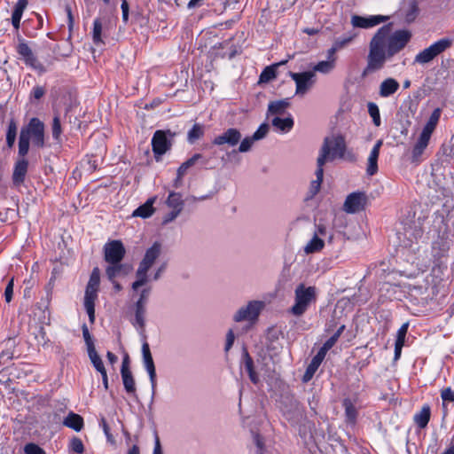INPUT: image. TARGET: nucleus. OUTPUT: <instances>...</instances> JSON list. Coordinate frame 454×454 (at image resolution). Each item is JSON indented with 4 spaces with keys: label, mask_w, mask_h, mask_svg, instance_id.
<instances>
[{
    "label": "nucleus",
    "mask_w": 454,
    "mask_h": 454,
    "mask_svg": "<svg viewBox=\"0 0 454 454\" xmlns=\"http://www.w3.org/2000/svg\"><path fill=\"white\" fill-rule=\"evenodd\" d=\"M411 38L407 29L393 31L391 25L380 27L369 43L366 66L363 75L373 74L384 68L386 63L399 53Z\"/></svg>",
    "instance_id": "f257e3e1"
},
{
    "label": "nucleus",
    "mask_w": 454,
    "mask_h": 454,
    "mask_svg": "<svg viewBox=\"0 0 454 454\" xmlns=\"http://www.w3.org/2000/svg\"><path fill=\"white\" fill-rule=\"evenodd\" d=\"M346 147L345 138L341 135L325 137L317 160L318 163L325 165L328 160L342 159L345 155Z\"/></svg>",
    "instance_id": "f03ea898"
},
{
    "label": "nucleus",
    "mask_w": 454,
    "mask_h": 454,
    "mask_svg": "<svg viewBox=\"0 0 454 454\" xmlns=\"http://www.w3.org/2000/svg\"><path fill=\"white\" fill-rule=\"evenodd\" d=\"M317 289L315 286H306L300 284L294 290V304L289 309V313L295 316H302L309 305L316 301Z\"/></svg>",
    "instance_id": "7ed1b4c3"
},
{
    "label": "nucleus",
    "mask_w": 454,
    "mask_h": 454,
    "mask_svg": "<svg viewBox=\"0 0 454 454\" xmlns=\"http://www.w3.org/2000/svg\"><path fill=\"white\" fill-rule=\"evenodd\" d=\"M453 42V38L450 37L440 38L427 48L419 51L414 58V63L425 65L431 62L440 54L451 48Z\"/></svg>",
    "instance_id": "20e7f679"
},
{
    "label": "nucleus",
    "mask_w": 454,
    "mask_h": 454,
    "mask_svg": "<svg viewBox=\"0 0 454 454\" xmlns=\"http://www.w3.org/2000/svg\"><path fill=\"white\" fill-rule=\"evenodd\" d=\"M34 146L43 148L45 145V126L42 121L34 117L20 130Z\"/></svg>",
    "instance_id": "39448f33"
},
{
    "label": "nucleus",
    "mask_w": 454,
    "mask_h": 454,
    "mask_svg": "<svg viewBox=\"0 0 454 454\" xmlns=\"http://www.w3.org/2000/svg\"><path fill=\"white\" fill-rule=\"evenodd\" d=\"M150 294V287L144 288L133 305L134 317L130 320V323L137 330H144L145 326L146 309Z\"/></svg>",
    "instance_id": "423d86ee"
},
{
    "label": "nucleus",
    "mask_w": 454,
    "mask_h": 454,
    "mask_svg": "<svg viewBox=\"0 0 454 454\" xmlns=\"http://www.w3.org/2000/svg\"><path fill=\"white\" fill-rule=\"evenodd\" d=\"M265 304L261 301H251L246 306L240 307L233 316V321L248 322L250 325L254 324Z\"/></svg>",
    "instance_id": "0eeeda50"
},
{
    "label": "nucleus",
    "mask_w": 454,
    "mask_h": 454,
    "mask_svg": "<svg viewBox=\"0 0 454 454\" xmlns=\"http://www.w3.org/2000/svg\"><path fill=\"white\" fill-rule=\"evenodd\" d=\"M289 76L295 82V94L298 96H304L316 82V74L312 71L290 72Z\"/></svg>",
    "instance_id": "6e6552de"
},
{
    "label": "nucleus",
    "mask_w": 454,
    "mask_h": 454,
    "mask_svg": "<svg viewBox=\"0 0 454 454\" xmlns=\"http://www.w3.org/2000/svg\"><path fill=\"white\" fill-rule=\"evenodd\" d=\"M104 260L107 264L121 262L126 254V249L121 240L106 242L103 247Z\"/></svg>",
    "instance_id": "1a4fd4ad"
},
{
    "label": "nucleus",
    "mask_w": 454,
    "mask_h": 454,
    "mask_svg": "<svg viewBox=\"0 0 454 454\" xmlns=\"http://www.w3.org/2000/svg\"><path fill=\"white\" fill-rule=\"evenodd\" d=\"M168 135L171 136L169 130H157L153 136L152 148L157 160H159V157L166 153L171 147V142Z\"/></svg>",
    "instance_id": "9d476101"
},
{
    "label": "nucleus",
    "mask_w": 454,
    "mask_h": 454,
    "mask_svg": "<svg viewBox=\"0 0 454 454\" xmlns=\"http://www.w3.org/2000/svg\"><path fill=\"white\" fill-rule=\"evenodd\" d=\"M242 137L241 132L236 128H229L222 134L215 137L212 143L215 145L222 146L227 145L230 147H234L240 142Z\"/></svg>",
    "instance_id": "9b49d317"
},
{
    "label": "nucleus",
    "mask_w": 454,
    "mask_h": 454,
    "mask_svg": "<svg viewBox=\"0 0 454 454\" xmlns=\"http://www.w3.org/2000/svg\"><path fill=\"white\" fill-rule=\"evenodd\" d=\"M17 51L27 66H30L32 68L38 70L41 73L45 71L43 64L37 60L27 43H20L17 47Z\"/></svg>",
    "instance_id": "f8f14e48"
},
{
    "label": "nucleus",
    "mask_w": 454,
    "mask_h": 454,
    "mask_svg": "<svg viewBox=\"0 0 454 454\" xmlns=\"http://www.w3.org/2000/svg\"><path fill=\"white\" fill-rule=\"evenodd\" d=\"M388 17L382 15H372L368 17L353 15L351 17V24L354 27L371 28L386 21Z\"/></svg>",
    "instance_id": "ddd939ff"
},
{
    "label": "nucleus",
    "mask_w": 454,
    "mask_h": 454,
    "mask_svg": "<svg viewBox=\"0 0 454 454\" xmlns=\"http://www.w3.org/2000/svg\"><path fill=\"white\" fill-rule=\"evenodd\" d=\"M366 202V197L361 192H353L349 194L343 205V209L349 214H354L362 210Z\"/></svg>",
    "instance_id": "4468645a"
},
{
    "label": "nucleus",
    "mask_w": 454,
    "mask_h": 454,
    "mask_svg": "<svg viewBox=\"0 0 454 454\" xmlns=\"http://www.w3.org/2000/svg\"><path fill=\"white\" fill-rule=\"evenodd\" d=\"M142 356L144 366L148 372L153 390L156 387V371L153 359L150 351L149 344L145 342L142 345Z\"/></svg>",
    "instance_id": "2eb2a0df"
},
{
    "label": "nucleus",
    "mask_w": 454,
    "mask_h": 454,
    "mask_svg": "<svg viewBox=\"0 0 454 454\" xmlns=\"http://www.w3.org/2000/svg\"><path fill=\"white\" fill-rule=\"evenodd\" d=\"M132 270V266L129 263L113 262L107 264L106 268V274L110 281H114L116 278L125 277Z\"/></svg>",
    "instance_id": "dca6fc26"
},
{
    "label": "nucleus",
    "mask_w": 454,
    "mask_h": 454,
    "mask_svg": "<svg viewBox=\"0 0 454 454\" xmlns=\"http://www.w3.org/2000/svg\"><path fill=\"white\" fill-rule=\"evenodd\" d=\"M121 374L126 392L129 395H136V383L132 372L129 370V358L126 357L122 361Z\"/></svg>",
    "instance_id": "f3484780"
},
{
    "label": "nucleus",
    "mask_w": 454,
    "mask_h": 454,
    "mask_svg": "<svg viewBox=\"0 0 454 454\" xmlns=\"http://www.w3.org/2000/svg\"><path fill=\"white\" fill-rule=\"evenodd\" d=\"M28 169V160L27 159H18L14 164L12 172V182L14 185L23 184Z\"/></svg>",
    "instance_id": "a211bd4d"
},
{
    "label": "nucleus",
    "mask_w": 454,
    "mask_h": 454,
    "mask_svg": "<svg viewBox=\"0 0 454 454\" xmlns=\"http://www.w3.org/2000/svg\"><path fill=\"white\" fill-rule=\"evenodd\" d=\"M431 136L432 135H430L428 133L421 131V133L418 138V141L416 142V144L412 149V155H411L412 162L418 163L420 161V157L423 154L426 148L427 147L429 140L431 138Z\"/></svg>",
    "instance_id": "6ab92c4d"
},
{
    "label": "nucleus",
    "mask_w": 454,
    "mask_h": 454,
    "mask_svg": "<svg viewBox=\"0 0 454 454\" xmlns=\"http://www.w3.org/2000/svg\"><path fill=\"white\" fill-rule=\"evenodd\" d=\"M383 145L382 140H378L373 145L367 160L366 172L369 176H373L378 171V159L380 148Z\"/></svg>",
    "instance_id": "aec40b11"
},
{
    "label": "nucleus",
    "mask_w": 454,
    "mask_h": 454,
    "mask_svg": "<svg viewBox=\"0 0 454 454\" xmlns=\"http://www.w3.org/2000/svg\"><path fill=\"white\" fill-rule=\"evenodd\" d=\"M161 253V245L159 242L153 243V245L149 247L139 263L140 266L150 269L153 264L155 262L156 259L160 256Z\"/></svg>",
    "instance_id": "412c9836"
},
{
    "label": "nucleus",
    "mask_w": 454,
    "mask_h": 454,
    "mask_svg": "<svg viewBox=\"0 0 454 454\" xmlns=\"http://www.w3.org/2000/svg\"><path fill=\"white\" fill-rule=\"evenodd\" d=\"M97 290L86 288L84 295V308L91 323L95 320V301L98 298Z\"/></svg>",
    "instance_id": "4be33fe9"
},
{
    "label": "nucleus",
    "mask_w": 454,
    "mask_h": 454,
    "mask_svg": "<svg viewBox=\"0 0 454 454\" xmlns=\"http://www.w3.org/2000/svg\"><path fill=\"white\" fill-rule=\"evenodd\" d=\"M400 84L394 78H387L381 82L379 88V94L381 98H388L399 90Z\"/></svg>",
    "instance_id": "5701e85b"
},
{
    "label": "nucleus",
    "mask_w": 454,
    "mask_h": 454,
    "mask_svg": "<svg viewBox=\"0 0 454 454\" xmlns=\"http://www.w3.org/2000/svg\"><path fill=\"white\" fill-rule=\"evenodd\" d=\"M271 124L276 131L287 133L293 129L294 121L293 117L289 114L286 118H281L279 116L273 117Z\"/></svg>",
    "instance_id": "b1692460"
},
{
    "label": "nucleus",
    "mask_w": 454,
    "mask_h": 454,
    "mask_svg": "<svg viewBox=\"0 0 454 454\" xmlns=\"http://www.w3.org/2000/svg\"><path fill=\"white\" fill-rule=\"evenodd\" d=\"M325 357V355L323 352L318 350V352L312 358L310 364L308 365V367L306 369V372H305V373L303 375V381L304 382H307V381H309V380H310L312 379L313 375L315 374V372L318 369L319 365L321 364V363L323 362Z\"/></svg>",
    "instance_id": "393cba45"
},
{
    "label": "nucleus",
    "mask_w": 454,
    "mask_h": 454,
    "mask_svg": "<svg viewBox=\"0 0 454 454\" xmlns=\"http://www.w3.org/2000/svg\"><path fill=\"white\" fill-rule=\"evenodd\" d=\"M289 105H290V103H289L288 98L270 102L268 106V113H267L268 118L270 115H274V117L275 116L280 117L281 115L285 114Z\"/></svg>",
    "instance_id": "a878e982"
},
{
    "label": "nucleus",
    "mask_w": 454,
    "mask_h": 454,
    "mask_svg": "<svg viewBox=\"0 0 454 454\" xmlns=\"http://www.w3.org/2000/svg\"><path fill=\"white\" fill-rule=\"evenodd\" d=\"M28 4V0H18L12 14V24L13 27L18 30L20 26V20L22 18L23 12Z\"/></svg>",
    "instance_id": "bb28decb"
},
{
    "label": "nucleus",
    "mask_w": 454,
    "mask_h": 454,
    "mask_svg": "<svg viewBox=\"0 0 454 454\" xmlns=\"http://www.w3.org/2000/svg\"><path fill=\"white\" fill-rule=\"evenodd\" d=\"M155 198L148 199L145 203L138 207L132 213V216L141 217V218H148L154 213L153 204L155 202Z\"/></svg>",
    "instance_id": "cd10ccee"
},
{
    "label": "nucleus",
    "mask_w": 454,
    "mask_h": 454,
    "mask_svg": "<svg viewBox=\"0 0 454 454\" xmlns=\"http://www.w3.org/2000/svg\"><path fill=\"white\" fill-rule=\"evenodd\" d=\"M166 205L170 209L182 212L184 207V201L182 194L180 192H170L167 198Z\"/></svg>",
    "instance_id": "c85d7f7f"
},
{
    "label": "nucleus",
    "mask_w": 454,
    "mask_h": 454,
    "mask_svg": "<svg viewBox=\"0 0 454 454\" xmlns=\"http://www.w3.org/2000/svg\"><path fill=\"white\" fill-rule=\"evenodd\" d=\"M63 425L79 432L83 427V419L74 412H70L63 420Z\"/></svg>",
    "instance_id": "c756f323"
},
{
    "label": "nucleus",
    "mask_w": 454,
    "mask_h": 454,
    "mask_svg": "<svg viewBox=\"0 0 454 454\" xmlns=\"http://www.w3.org/2000/svg\"><path fill=\"white\" fill-rule=\"evenodd\" d=\"M148 270H149V269H147V268H145L140 265L138 266L137 272H136L137 280L134 281L131 285V288L133 291L138 290V288H140L141 286H143L148 283V281H149V277L147 274Z\"/></svg>",
    "instance_id": "7c9ffc66"
},
{
    "label": "nucleus",
    "mask_w": 454,
    "mask_h": 454,
    "mask_svg": "<svg viewBox=\"0 0 454 454\" xmlns=\"http://www.w3.org/2000/svg\"><path fill=\"white\" fill-rule=\"evenodd\" d=\"M430 415V407L428 405H425L419 412L414 415V422L419 428H425L429 422Z\"/></svg>",
    "instance_id": "2f4dec72"
},
{
    "label": "nucleus",
    "mask_w": 454,
    "mask_h": 454,
    "mask_svg": "<svg viewBox=\"0 0 454 454\" xmlns=\"http://www.w3.org/2000/svg\"><path fill=\"white\" fill-rule=\"evenodd\" d=\"M324 247V240L320 237H317V235H314L312 239L306 244L303 250L305 254H309L320 252Z\"/></svg>",
    "instance_id": "473e14b6"
},
{
    "label": "nucleus",
    "mask_w": 454,
    "mask_h": 454,
    "mask_svg": "<svg viewBox=\"0 0 454 454\" xmlns=\"http://www.w3.org/2000/svg\"><path fill=\"white\" fill-rule=\"evenodd\" d=\"M324 164H320L317 161V169H316V180H313L310 184L309 192L311 196L316 195L321 187V184L323 182L324 176Z\"/></svg>",
    "instance_id": "72a5a7b5"
},
{
    "label": "nucleus",
    "mask_w": 454,
    "mask_h": 454,
    "mask_svg": "<svg viewBox=\"0 0 454 454\" xmlns=\"http://www.w3.org/2000/svg\"><path fill=\"white\" fill-rule=\"evenodd\" d=\"M442 111L440 108H435L431 114L427 122L424 126L422 131L432 135L434 130L435 129L437 123L440 120Z\"/></svg>",
    "instance_id": "f704fd0d"
},
{
    "label": "nucleus",
    "mask_w": 454,
    "mask_h": 454,
    "mask_svg": "<svg viewBox=\"0 0 454 454\" xmlns=\"http://www.w3.org/2000/svg\"><path fill=\"white\" fill-rule=\"evenodd\" d=\"M343 406L345 408V416L347 421L352 424L355 423L357 417V411L352 401L348 398L344 399Z\"/></svg>",
    "instance_id": "c9c22d12"
},
{
    "label": "nucleus",
    "mask_w": 454,
    "mask_h": 454,
    "mask_svg": "<svg viewBox=\"0 0 454 454\" xmlns=\"http://www.w3.org/2000/svg\"><path fill=\"white\" fill-rule=\"evenodd\" d=\"M244 367L246 372L248 373L251 381L254 383H257L259 379L256 372L254 370V362L247 351H245L244 353Z\"/></svg>",
    "instance_id": "e433bc0d"
},
{
    "label": "nucleus",
    "mask_w": 454,
    "mask_h": 454,
    "mask_svg": "<svg viewBox=\"0 0 454 454\" xmlns=\"http://www.w3.org/2000/svg\"><path fill=\"white\" fill-rule=\"evenodd\" d=\"M335 68V64H333V60H322L319 61L312 67V72L316 74V73H321L324 74H330Z\"/></svg>",
    "instance_id": "4c0bfd02"
},
{
    "label": "nucleus",
    "mask_w": 454,
    "mask_h": 454,
    "mask_svg": "<svg viewBox=\"0 0 454 454\" xmlns=\"http://www.w3.org/2000/svg\"><path fill=\"white\" fill-rule=\"evenodd\" d=\"M204 135V126L200 123H195L192 128L188 131L187 140L190 144H194L198 139Z\"/></svg>",
    "instance_id": "58836bf2"
},
{
    "label": "nucleus",
    "mask_w": 454,
    "mask_h": 454,
    "mask_svg": "<svg viewBox=\"0 0 454 454\" xmlns=\"http://www.w3.org/2000/svg\"><path fill=\"white\" fill-rule=\"evenodd\" d=\"M254 142H255V139H254L253 136H247V137H244L243 139L241 138L240 142L239 143V146L238 150L237 151L233 150L232 152L228 153L227 156H231V154H234L237 152H239V153L249 152L252 149Z\"/></svg>",
    "instance_id": "ea45409f"
},
{
    "label": "nucleus",
    "mask_w": 454,
    "mask_h": 454,
    "mask_svg": "<svg viewBox=\"0 0 454 454\" xmlns=\"http://www.w3.org/2000/svg\"><path fill=\"white\" fill-rule=\"evenodd\" d=\"M277 76V65L266 67L260 74V82H269Z\"/></svg>",
    "instance_id": "a19ab883"
},
{
    "label": "nucleus",
    "mask_w": 454,
    "mask_h": 454,
    "mask_svg": "<svg viewBox=\"0 0 454 454\" xmlns=\"http://www.w3.org/2000/svg\"><path fill=\"white\" fill-rule=\"evenodd\" d=\"M17 136V124L14 120H11L9 122L7 132H6V144L9 148H12L15 143Z\"/></svg>",
    "instance_id": "79ce46f5"
},
{
    "label": "nucleus",
    "mask_w": 454,
    "mask_h": 454,
    "mask_svg": "<svg viewBox=\"0 0 454 454\" xmlns=\"http://www.w3.org/2000/svg\"><path fill=\"white\" fill-rule=\"evenodd\" d=\"M30 141L25 137L23 133H20L19 137V159H26V155L29 151Z\"/></svg>",
    "instance_id": "37998d69"
},
{
    "label": "nucleus",
    "mask_w": 454,
    "mask_h": 454,
    "mask_svg": "<svg viewBox=\"0 0 454 454\" xmlns=\"http://www.w3.org/2000/svg\"><path fill=\"white\" fill-rule=\"evenodd\" d=\"M100 284V271L98 268H94L90 276L86 288L98 291Z\"/></svg>",
    "instance_id": "c03bdc74"
},
{
    "label": "nucleus",
    "mask_w": 454,
    "mask_h": 454,
    "mask_svg": "<svg viewBox=\"0 0 454 454\" xmlns=\"http://www.w3.org/2000/svg\"><path fill=\"white\" fill-rule=\"evenodd\" d=\"M100 284V271L98 268H94L90 276L86 288L98 291Z\"/></svg>",
    "instance_id": "a18cd8bd"
},
{
    "label": "nucleus",
    "mask_w": 454,
    "mask_h": 454,
    "mask_svg": "<svg viewBox=\"0 0 454 454\" xmlns=\"http://www.w3.org/2000/svg\"><path fill=\"white\" fill-rule=\"evenodd\" d=\"M102 23L99 19H96L93 22V30H92V39L94 43L98 44L101 43L102 38Z\"/></svg>",
    "instance_id": "49530a36"
},
{
    "label": "nucleus",
    "mask_w": 454,
    "mask_h": 454,
    "mask_svg": "<svg viewBox=\"0 0 454 454\" xmlns=\"http://www.w3.org/2000/svg\"><path fill=\"white\" fill-rule=\"evenodd\" d=\"M368 113L370 116L372 118L374 125L379 127L381 123L380 114L379 107L375 103L371 102L368 104Z\"/></svg>",
    "instance_id": "de8ad7c7"
},
{
    "label": "nucleus",
    "mask_w": 454,
    "mask_h": 454,
    "mask_svg": "<svg viewBox=\"0 0 454 454\" xmlns=\"http://www.w3.org/2000/svg\"><path fill=\"white\" fill-rule=\"evenodd\" d=\"M89 356H90V359L93 366L95 367V369L97 371L103 369L105 367L101 357L98 356V354L97 353L95 348H90Z\"/></svg>",
    "instance_id": "09e8293b"
},
{
    "label": "nucleus",
    "mask_w": 454,
    "mask_h": 454,
    "mask_svg": "<svg viewBox=\"0 0 454 454\" xmlns=\"http://www.w3.org/2000/svg\"><path fill=\"white\" fill-rule=\"evenodd\" d=\"M51 130L53 138L55 140H59L62 133L60 119L59 115H55L53 117Z\"/></svg>",
    "instance_id": "8fccbe9b"
},
{
    "label": "nucleus",
    "mask_w": 454,
    "mask_h": 454,
    "mask_svg": "<svg viewBox=\"0 0 454 454\" xmlns=\"http://www.w3.org/2000/svg\"><path fill=\"white\" fill-rule=\"evenodd\" d=\"M189 168H190L185 164V162H183L181 166L177 168L176 178L174 181L175 188H178L181 185L182 178L187 173V170Z\"/></svg>",
    "instance_id": "3c124183"
},
{
    "label": "nucleus",
    "mask_w": 454,
    "mask_h": 454,
    "mask_svg": "<svg viewBox=\"0 0 454 454\" xmlns=\"http://www.w3.org/2000/svg\"><path fill=\"white\" fill-rule=\"evenodd\" d=\"M270 129L267 123H262L259 126L256 131L252 135L255 141L261 140L266 137Z\"/></svg>",
    "instance_id": "603ef678"
},
{
    "label": "nucleus",
    "mask_w": 454,
    "mask_h": 454,
    "mask_svg": "<svg viewBox=\"0 0 454 454\" xmlns=\"http://www.w3.org/2000/svg\"><path fill=\"white\" fill-rule=\"evenodd\" d=\"M70 449L75 453L82 454L84 446L82 440L78 437H74L70 442Z\"/></svg>",
    "instance_id": "864d4df0"
},
{
    "label": "nucleus",
    "mask_w": 454,
    "mask_h": 454,
    "mask_svg": "<svg viewBox=\"0 0 454 454\" xmlns=\"http://www.w3.org/2000/svg\"><path fill=\"white\" fill-rule=\"evenodd\" d=\"M25 454H46L45 451L35 443H27L24 447Z\"/></svg>",
    "instance_id": "5fc2aeb1"
},
{
    "label": "nucleus",
    "mask_w": 454,
    "mask_h": 454,
    "mask_svg": "<svg viewBox=\"0 0 454 454\" xmlns=\"http://www.w3.org/2000/svg\"><path fill=\"white\" fill-rule=\"evenodd\" d=\"M419 12L418 5L415 2H412L410 5L409 11L405 14V20L408 22L413 21Z\"/></svg>",
    "instance_id": "6e6d98bb"
},
{
    "label": "nucleus",
    "mask_w": 454,
    "mask_h": 454,
    "mask_svg": "<svg viewBox=\"0 0 454 454\" xmlns=\"http://www.w3.org/2000/svg\"><path fill=\"white\" fill-rule=\"evenodd\" d=\"M441 397L443 402H454V391L451 389V387H445L441 390Z\"/></svg>",
    "instance_id": "4d7b16f0"
},
{
    "label": "nucleus",
    "mask_w": 454,
    "mask_h": 454,
    "mask_svg": "<svg viewBox=\"0 0 454 454\" xmlns=\"http://www.w3.org/2000/svg\"><path fill=\"white\" fill-rule=\"evenodd\" d=\"M338 338L333 334L332 337H330L321 347L319 351L323 352L325 355H326L327 351L331 349L334 344L337 342Z\"/></svg>",
    "instance_id": "13d9d810"
},
{
    "label": "nucleus",
    "mask_w": 454,
    "mask_h": 454,
    "mask_svg": "<svg viewBox=\"0 0 454 454\" xmlns=\"http://www.w3.org/2000/svg\"><path fill=\"white\" fill-rule=\"evenodd\" d=\"M181 214L180 211H177V210H175V209H171L170 212L167 213L163 218H162V224L163 225H166L171 222H173L174 220L176 219V217Z\"/></svg>",
    "instance_id": "bf43d9fd"
},
{
    "label": "nucleus",
    "mask_w": 454,
    "mask_h": 454,
    "mask_svg": "<svg viewBox=\"0 0 454 454\" xmlns=\"http://www.w3.org/2000/svg\"><path fill=\"white\" fill-rule=\"evenodd\" d=\"M234 340H235L234 330L229 329V331L226 333V341H225V347H224L225 352H228L231 348V347L234 343Z\"/></svg>",
    "instance_id": "052dcab7"
},
{
    "label": "nucleus",
    "mask_w": 454,
    "mask_h": 454,
    "mask_svg": "<svg viewBox=\"0 0 454 454\" xmlns=\"http://www.w3.org/2000/svg\"><path fill=\"white\" fill-rule=\"evenodd\" d=\"M409 324L404 323L397 331L395 341L404 342L408 332Z\"/></svg>",
    "instance_id": "680f3d73"
},
{
    "label": "nucleus",
    "mask_w": 454,
    "mask_h": 454,
    "mask_svg": "<svg viewBox=\"0 0 454 454\" xmlns=\"http://www.w3.org/2000/svg\"><path fill=\"white\" fill-rule=\"evenodd\" d=\"M354 36L353 35H350V36H346V37H343V38H339L337 39L333 45L338 49V50H340L341 48L345 47L346 45H348L349 43L352 42Z\"/></svg>",
    "instance_id": "e2e57ef3"
},
{
    "label": "nucleus",
    "mask_w": 454,
    "mask_h": 454,
    "mask_svg": "<svg viewBox=\"0 0 454 454\" xmlns=\"http://www.w3.org/2000/svg\"><path fill=\"white\" fill-rule=\"evenodd\" d=\"M13 278H12L6 287H5V290H4V298H5V301L7 303H9L12 299V294H13Z\"/></svg>",
    "instance_id": "0e129e2a"
},
{
    "label": "nucleus",
    "mask_w": 454,
    "mask_h": 454,
    "mask_svg": "<svg viewBox=\"0 0 454 454\" xmlns=\"http://www.w3.org/2000/svg\"><path fill=\"white\" fill-rule=\"evenodd\" d=\"M254 442L256 445V454H262L264 450V443L262 438L258 434H254Z\"/></svg>",
    "instance_id": "69168bd1"
},
{
    "label": "nucleus",
    "mask_w": 454,
    "mask_h": 454,
    "mask_svg": "<svg viewBox=\"0 0 454 454\" xmlns=\"http://www.w3.org/2000/svg\"><path fill=\"white\" fill-rule=\"evenodd\" d=\"M99 425L102 427V429H103V431H104L107 440L112 442L113 441V435L110 433V428H109V427H108L105 418H103V417L101 418Z\"/></svg>",
    "instance_id": "338daca9"
},
{
    "label": "nucleus",
    "mask_w": 454,
    "mask_h": 454,
    "mask_svg": "<svg viewBox=\"0 0 454 454\" xmlns=\"http://www.w3.org/2000/svg\"><path fill=\"white\" fill-rule=\"evenodd\" d=\"M82 335L88 346V351L90 350V348H95L88 327L85 325L82 327Z\"/></svg>",
    "instance_id": "774afa93"
}]
</instances>
